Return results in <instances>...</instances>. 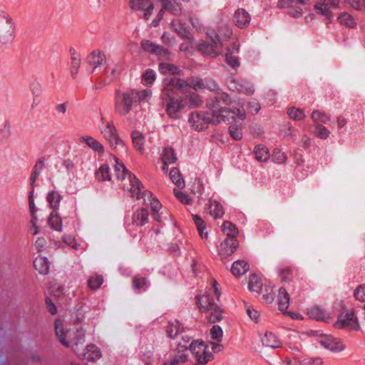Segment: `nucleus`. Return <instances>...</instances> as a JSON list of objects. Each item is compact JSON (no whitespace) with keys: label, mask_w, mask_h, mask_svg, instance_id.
<instances>
[{"label":"nucleus","mask_w":365,"mask_h":365,"mask_svg":"<svg viewBox=\"0 0 365 365\" xmlns=\"http://www.w3.org/2000/svg\"><path fill=\"white\" fill-rule=\"evenodd\" d=\"M128 0V7L135 12H141L143 19L152 27H157L163 19L165 12L180 16L183 11L182 5L177 0Z\"/></svg>","instance_id":"nucleus-1"},{"label":"nucleus","mask_w":365,"mask_h":365,"mask_svg":"<svg viewBox=\"0 0 365 365\" xmlns=\"http://www.w3.org/2000/svg\"><path fill=\"white\" fill-rule=\"evenodd\" d=\"M189 88V83L180 78H173L166 80L163 93H170L172 95H176L175 91H179L185 93Z\"/></svg>","instance_id":"nucleus-12"},{"label":"nucleus","mask_w":365,"mask_h":365,"mask_svg":"<svg viewBox=\"0 0 365 365\" xmlns=\"http://www.w3.org/2000/svg\"><path fill=\"white\" fill-rule=\"evenodd\" d=\"M134 98H137L138 101H147L151 97L152 92L150 90L146 89L141 91H133Z\"/></svg>","instance_id":"nucleus-53"},{"label":"nucleus","mask_w":365,"mask_h":365,"mask_svg":"<svg viewBox=\"0 0 365 365\" xmlns=\"http://www.w3.org/2000/svg\"><path fill=\"white\" fill-rule=\"evenodd\" d=\"M103 282V277L101 275L94 274L91 276L88 282L89 288L92 290L98 289Z\"/></svg>","instance_id":"nucleus-46"},{"label":"nucleus","mask_w":365,"mask_h":365,"mask_svg":"<svg viewBox=\"0 0 365 365\" xmlns=\"http://www.w3.org/2000/svg\"><path fill=\"white\" fill-rule=\"evenodd\" d=\"M354 297L357 300L365 302V284L356 287L354 291Z\"/></svg>","instance_id":"nucleus-60"},{"label":"nucleus","mask_w":365,"mask_h":365,"mask_svg":"<svg viewBox=\"0 0 365 365\" xmlns=\"http://www.w3.org/2000/svg\"><path fill=\"white\" fill-rule=\"evenodd\" d=\"M334 327L336 329H347L350 330H359V322L353 309L347 310L341 313L337 321L334 323Z\"/></svg>","instance_id":"nucleus-7"},{"label":"nucleus","mask_w":365,"mask_h":365,"mask_svg":"<svg viewBox=\"0 0 365 365\" xmlns=\"http://www.w3.org/2000/svg\"><path fill=\"white\" fill-rule=\"evenodd\" d=\"M171 28L174 32L178 34L182 38H190V33L185 26V24L179 19H175L171 22Z\"/></svg>","instance_id":"nucleus-26"},{"label":"nucleus","mask_w":365,"mask_h":365,"mask_svg":"<svg viewBox=\"0 0 365 365\" xmlns=\"http://www.w3.org/2000/svg\"><path fill=\"white\" fill-rule=\"evenodd\" d=\"M34 267L41 274H46L49 271V262L46 257L38 256L34 261Z\"/></svg>","instance_id":"nucleus-32"},{"label":"nucleus","mask_w":365,"mask_h":365,"mask_svg":"<svg viewBox=\"0 0 365 365\" xmlns=\"http://www.w3.org/2000/svg\"><path fill=\"white\" fill-rule=\"evenodd\" d=\"M55 332L58 341L66 347L71 348L73 351L81 341H84L83 332L78 330L71 331L60 319L55 320Z\"/></svg>","instance_id":"nucleus-3"},{"label":"nucleus","mask_w":365,"mask_h":365,"mask_svg":"<svg viewBox=\"0 0 365 365\" xmlns=\"http://www.w3.org/2000/svg\"><path fill=\"white\" fill-rule=\"evenodd\" d=\"M83 342L84 341H81L79 345L74 348L73 351L78 355V357L86 360L87 362H93L101 357V352L96 346L94 344H90L86 347H83Z\"/></svg>","instance_id":"nucleus-9"},{"label":"nucleus","mask_w":365,"mask_h":365,"mask_svg":"<svg viewBox=\"0 0 365 365\" xmlns=\"http://www.w3.org/2000/svg\"><path fill=\"white\" fill-rule=\"evenodd\" d=\"M309 316L316 320L329 322L332 317L323 307L314 306L308 311Z\"/></svg>","instance_id":"nucleus-21"},{"label":"nucleus","mask_w":365,"mask_h":365,"mask_svg":"<svg viewBox=\"0 0 365 365\" xmlns=\"http://www.w3.org/2000/svg\"><path fill=\"white\" fill-rule=\"evenodd\" d=\"M349 4L355 9L365 11V0H349Z\"/></svg>","instance_id":"nucleus-63"},{"label":"nucleus","mask_w":365,"mask_h":365,"mask_svg":"<svg viewBox=\"0 0 365 365\" xmlns=\"http://www.w3.org/2000/svg\"><path fill=\"white\" fill-rule=\"evenodd\" d=\"M167 96L165 100L166 113L172 118H178L181 110L185 107L182 98L178 95H172L170 93H164Z\"/></svg>","instance_id":"nucleus-6"},{"label":"nucleus","mask_w":365,"mask_h":365,"mask_svg":"<svg viewBox=\"0 0 365 365\" xmlns=\"http://www.w3.org/2000/svg\"><path fill=\"white\" fill-rule=\"evenodd\" d=\"M266 293L263 294V299L267 303H272L274 300V292L270 287L266 286L264 288Z\"/></svg>","instance_id":"nucleus-64"},{"label":"nucleus","mask_w":365,"mask_h":365,"mask_svg":"<svg viewBox=\"0 0 365 365\" xmlns=\"http://www.w3.org/2000/svg\"><path fill=\"white\" fill-rule=\"evenodd\" d=\"M189 21L191 24L192 26L196 31H201L203 28V24L199 16L195 15H190L189 16Z\"/></svg>","instance_id":"nucleus-52"},{"label":"nucleus","mask_w":365,"mask_h":365,"mask_svg":"<svg viewBox=\"0 0 365 365\" xmlns=\"http://www.w3.org/2000/svg\"><path fill=\"white\" fill-rule=\"evenodd\" d=\"M132 140L135 148L140 153L143 152V144H144V136L143 135L137 130H134L132 133Z\"/></svg>","instance_id":"nucleus-38"},{"label":"nucleus","mask_w":365,"mask_h":365,"mask_svg":"<svg viewBox=\"0 0 365 365\" xmlns=\"http://www.w3.org/2000/svg\"><path fill=\"white\" fill-rule=\"evenodd\" d=\"M144 83L152 84L155 80V74L153 70H147L143 75Z\"/></svg>","instance_id":"nucleus-58"},{"label":"nucleus","mask_w":365,"mask_h":365,"mask_svg":"<svg viewBox=\"0 0 365 365\" xmlns=\"http://www.w3.org/2000/svg\"><path fill=\"white\" fill-rule=\"evenodd\" d=\"M170 178L173 182L180 189L185 187V182L181 177L180 171L177 168H173L169 173Z\"/></svg>","instance_id":"nucleus-39"},{"label":"nucleus","mask_w":365,"mask_h":365,"mask_svg":"<svg viewBox=\"0 0 365 365\" xmlns=\"http://www.w3.org/2000/svg\"><path fill=\"white\" fill-rule=\"evenodd\" d=\"M101 133L111 148L116 149L123 145V142L120 139L117 129L112 121L108 122Z\"/></svg>","instance_id":"nucleus-10"},{"label":"nucleus","mask_w":365,"mask_h":365,"mask_svg":"<svg viewBox=\"0 0 365 365\" xmlns=\"http://www.w3.org/2000/svg\"><path fill=\"white\" fill-rule=\"evenodd\" d=\"M272 158L276 163H283L287 160V156L280 150H275L274 151Z\"/></svg>","instance_id":"nucleus-59"},{"label":"nucleus","mask_w":365,"mask_h":365,"mask_svg":"<svg viewBox=\"0 0 365 365\" xmlns=\"http://www.w3.org/2000/svg\"><path fill=\"white\" fill-rule=\"evenodd\" d=\"M249 269V265L243 260L235 262L232 266L231 271L236 277H240L245 274Z\"/></svg>","instance_id":"nucleus-35"},{"label":"nucleus","mask_w":365,"mask_h":365,"mask_svg":"<svg viewBox=\"0 0 365 365\" xmlns=\"http://www.w3.org/2000/svg\"><path fill=\"white\" fill-rule=\"evenodd\" d=\"M69 53L71 55V73L73 76H76L81 66V56L80 52L75 48H71Z\"/></svg>","instance_id":"nucleus-24"},{"label":"nucleus","mask_w":365,"mask_h":365,"mask_svg":"<svg viewBox=\"0 0 365 365\" xmlns=\"http://www.w3.org/2000/svg\"><path fill=\"white\" fill-rule=\"evenodd\" d=\"M189 123L195 130H201L207 128L208 120L199 113H192L189 118Z\"/></svg>","instance_id":"nucleus-20"},{"label":"nucleus","mask_w":365,"mask_h":365,"mask_svg":"<svg viewBox=\"0 0 365 365\" xmlns=\"http://www.w3.org/2000/svg\"><path fill=\"white\" fill-rule=\"evenodd\" d=\"M177 160L176 155L172 148H165L162 154V161L163 166L162 170L165 171L168 170L167 165L168 164L174 163Z\"/></svg>","instance_id":"nucleus-30"},{"label":"nucleus","mask_w":365,"mask_h":365,"mask_svg":"<svg viewBox=\"0 0 365 365\" xmlns=\"http://www.w3.org/2000/svg\"><path fill=\"white\" fill-rule=\"evenodd\" d=\"M262 342L264 346L272 349H276L281 346L280 341L276 335L272 332H265L262 338Z\"/></svg>","instance_id":"nucleus-28"},{"label":"nucleus","mask_w":365,"mask_h":365,"mask_svg":"<svg viewBox=\"0 0 365 365\" xmlns=\"http://www.w3.org/2000/svg\"><path fill=\"white\" fill-rule=\"evenodd\" d=\"M133 284L135 289H144L147 284V280L145 277L137 275L134 277Z\"/></svg>","instance_id":"nucleus-54"},{"label":"nucleus","mask_w":365,"mask_h":365,"mask_svg":"<svg viewBox=\"0 0 365 365\" xmlns=\"http://www.w3.org/2000/svg\"><path fill=\"white\" fill-rule=\"evenodd\" d=\"M197 305L201 312H208L215 303L210 294H203L196 297Z\"/></svg>","instance_id":"nucleus-22"},{"label":"nucleus","mask_w":365,"mask_h":365,"mask_svg":"<svg viewBox=\"0 0 365 365\" xmlns=\"http://www.w3.org/2000/svg\"><path fill=\"white\" fill-rule=\"evenodd\" d=\"M287 114L291 118L296 120H302L304 119L306 116L302 110L297 108H289L287 110Z\"/></svg>","instance_id":"nucleus-48"},{"label":"nucleus","mask_w":365,"mask_h":365,"mask_svg":"<svg viewBox=\"0 0 365 365\" xmlns=\"http://www.w3.org/2000/svg\"><path fill=\"white\" fill-rule=\"evenodd\" d=\"M210 336L212 339L220 341L222 338V328L218 325H214L210 331Z\"/></svg>","instance_id":"nucleus-50"},{"label":"nucleus","mask_w":365,"mask_h":365,"mask_svg":"<svg viewBox=\"0 0 365 365\" xmlns=\"http://www.w3.org/2000/svg\"><path fill=\"white\" fill-rule=\"evenodd\" d=\"M262 279L255 274L250 276L248 279V289L250 292L259 294L262 288Z\"/></svg>","instance_id":"nucleus-33"},{"label":"nucleus","mask_w":365,"mask_h":365,"mask_svg":"<svg viewBox=\"0 0 365 365\" xmlns=\"http://www.w3.org/2000/svg\"><path fill=\"white\" fill-rule=\"evenodd\" d=\"M189 349L196 365H205L213 358L212 354L208 351L207 346L201 340L192 341Z\"/></svg>","instance_id":"nucleus-5"},{"label":"nucleus","mask_w":365,"mask_h":365,"mask_svg":"<svg viewBox=\"0 0 365 365\" xmlns=\"http://www.w3.org/2000/svg\"><path fill=\"white\" fill-rule=\"evenodd\" d=\"M212 41L215 43L214 46L212 45L202 43L199 45V49L204 53H206L212 57H216L220 53L222 44L220 42L218 36H215V39Z\"/></svg>","instance_id":"nucleus-18"},{"label":"nucleus","mask_w":365,"mask_h":365,"mask_svg":"<svg viewBox=\"0 0 365 365\" xmlns=\"http://www.w3.org/2000/svg\"><path fill=\"white\" fill-rule=\"evenodd\" d=\"M184 330L183 326L178 320L170 322L167 327L166 332L169 337L175 338Z\"/></svg>","instance_id":"nucleus-34"},{"label":"nucleus","mask_w":365,"mask_h":365,"mask_svg":"<svg viewBox=\"0 0 365 365\" xmlns=\"http://www.w3.org/2000/svg\"><path fill=\"white\" fill-rule=\"evenodd\" d=\"M312 118L317 123H326L329 120V117L324 112L319 110H314L312 114Z\"/></svg>","instance_id":"nucleus-49"},{"label":"nucleus","mask_w":365,"mask_h":365,"mask_svg":"<svg viewBox=\"0 0 365 365\" xmlns=\"http://www.w3.org/2000/svg\"><path fill=\"white\" fill-rule=\"evenodd\" d=\"M193 220L197 226V230L199 232V235L201 238L207 239L208 238V232H204L206 229V224L205 221L201 219L198 215L192 216Z\"/></svg>","instance_id":"nucleus-40"},{"label":"nucleus","mask_w":365,"mask_h":365,"mask_svg":"<svg viewBox=\"0 0 365 365\" xmlns=\"http://www.w3.org/2000/svg\"><path fill=\"white\" fill-rule=\"evenodd\" d=\"M250 20V15L243 9H237L233 16L234 24L240 29L247 26Z\"/></svg>","instance_id":"nucleus-19"},{"label":"nucleus","mask_w":365,"mask_h":365,"mask_svg":"<svg viewBox=\"0 0 365 365\" xmlns=\"http://www.w3.org/2000/svg\"><path fill=\"white\" fill-rule=\"evenodd\" d=\"M290 297L284 288H280L278 290V307L279 309L285 312L289 307Z\"/></svg>","instance_id":"nucleus-31"},{"label":"nucleus","mask_w":365,"mask_h":365,"mask_svg":"<svg viewBox=\"0 0 365 365\" xmlns=\"http://www.w3.org/2000/svg\"><path fill=\"white\" fill-rule=\"evenodd\" d=\"M141 47L142 48L147 52L154 53L155 48L157 47V44L151 42L148 40H143L141 41Z\"/></svg>","instance_id":"nucleus-55"},{"label":"nucleus","mask_w":365,"mask_h":365,"mask_svg":"<svg viewBox=\"0 0 365 365\" xmlns=\"http://www.w3.org/2000/svg\"><path fill=\"white\" fill-rule=\"evenodd\" d=\"M96 178L99 180H110L111 175L108 165H102L96 173Z\"/></svg>","instance_id":"nucleus-42"},{"label":"nucleus","mask_w":365,"mask_h":365,"mask_svg":"<svg viewBox=\"0 0 365 365\" xmlns=\"http://www.w3.org/2000/svg\"><path fill=\"white\" fill-rule=\"evenodd\" d=\"M159 69L164 74L179 73V68L175 65L169 63H161L159 65Z\"/></svg>","instance_id":"nucleus-44"},{"label":"nucleus","mask_w":365,"mask_h":365,"mask_svg":"<svg viewBox=\"0 0 365 365\" xmlns=\"http://www.w3.org/2000/svg\"><path fill=\"white\" fill-rule=\"evenodd\" d=\"M82 143H85L90 148L100 155L104 153V147L98 140L91 136H83L81 138Z\"/></svg>","instance_id":"nucleus-29"},{"label":"nucleus","mask_w":365,"mask_h":365,"mask_svg":"<svg viewBox=\"0 0 365 365\" xmlns=\"http://www.w3.org/2000/svg\"><path fill=\"white\" fill-rule=\"evenodd\" d=\"M143 361L145 365L151 364L153 361V351L150 348L145 347L142 356Z\"/></svg>","instance_id":"nucleus-51"},{"label":"nucleus","mask_w":365,"mask_h":365,"mask_svg":"<svg viewBox=\"0 0 365 365\" xmlns=\"http://www.w3.org/2000/svg\"><path fill=\"white\" fill-rule=\"evenodd\" d=\"M255 158L257 160L266 162L269 158V153L267 148L257 145L255 148Z\"/></svg>","instance_id":"nucleus-41"},{"label":"nucleus","mask_w":365,"mask_h":365,"mask_svg":"<svg viewBox=\"0 0 365 365\" xmlns=\"http://www.w3.org/2000/svg\"><path fill=\"white\" fill-rule=\"evenodd\" d=\"M208 210L210 215L215 219L222 218L225 214L222 205L215 200H210Z\"/></svg>","instance_id":"nucleus-27"},{"label":"nucleus","mask_w":365,"mask_h":365,"mask_svg":"<svg viewBox=\"0 0 365 365\" xmlns=\"http://www.w3.org/2000/svg\"><path fill=\"white\" fill-rule=\"evenodd\" d=\"M138 192L140 195V198L138 200L143 199L144 202L151 207L154 218L157 221L160 222V219L158 212L161 209L162 206L159 200L153 197V194L150 191L145 190L141 192V187H140Z\"/></svg>","instance_id":"nucleus-14"},{"label":"nucleus","mask_w":365,"mask_h":365,"mask_svg":"<svg viewBox=\"0 0 365 365\" xmlns=\"http://www.w3.org/2000/svg\"><path fill=\"white\" fill-rule=\"evenodd\" d=\"M319 342L326 349L333 352H340L346 349L345 344L339 339L331 335H322Z\"/></svg>","instance_id":"nucleus-13"},{"label":"nucleus","mask_w":365,"mask_h":365,"mask_svg":"<svg viewBox=\"0 0 365 365\" xmlns=\"http://www.w3.org/2000/svg\"><path fill=\"white\" fill-rule=\"evenodd\" d=\"M207 313L209 314L207 319L212 323H215L222 319V311L216 304Z\"/></svg>","instance_id":"nucleus-37"},{"label":"nucleus","mask_w":365,"mask_h":365,"mask_svg":"<svg viewBox=\"0 0 365 365\" xmlns=\"http://www.w3.org/2000/svg\"><path fill=\"white\" fill-rule=\"evenodd\" d=\"M47 200L49 202L51 207L53 209L56 210L59 206V203L61 201V196L57 192L52 191L48 193Z\"/></svg>","instance_id":"nucleus-47"},{"label":"nucleus","mask_w":365,"mask_h":365,"mask_svg":"<svg viewBox=\"0 0 365 365\" xmlns=\"http://www.w3.org/2000/svg\"><path fill=\"white\" fill-rule=\"evenodd\" d=\"M190 88H192L193 89L197 91L200 89H204L206 88L203 81L200 78H192L190 79Z\"/></svg>","instance_id":"nucleus-56"},{"label":"nucleus","mask_w":365,"mask_h":365,"mask_svg":"<svg viewBox=\"0 0 365 365\" xmlns=\"http://www.w3.org/2000/svg\"><path fill=\"white\" fill-rule=\"evenodd\" d=\"M238 246L236 239H226L220 244L219 254L222 258H227L234 254Z\"/></svg>","instance_id":"nucleus-17"},{"label":"nucleus","mask_w":365,"mask_h":365,"mask_svg":"<svg viewBox=\"0 0 365 365\" xmlns=\"http://www.w3.org/2000/svg\"><path fill=\"white\" fill-rule=\"evenodd\" d=\"M279 274L282 282H287L292 279V274L289 268H283L279 270Z\"/></svg>","instance_id":"nucleus-57"},{"label":"nucleus","mask_w":365,"mask_h":365,"mask_svg":"<svg viewBox=\"0 0 365 365\" xmlns=\"http://www.w3.org/2000/svg\"><path fill=\"white\" fill-rule=\"evenodd\" d=\"M134 98V92H117L115 110L121 115L128 114L132 107Z\"/></svg>","instance_id":"nucleus-11"},{"label":"nucleus","mask_w":365,"mask_h":365,"mask_svg":"<svg viewBox=\"0 0 365 365\" xmlns=\"http://www.w3.org/2000/svg\"><path fill=\"white\" fill-rule=\"evenodd\" d=\"M222 230L229 237L228 239H235L238 235L237 227L229 221L223 222Z\"/></svg>","instance_id":"nucleus-36"},{"label":"nucleus","mask_w":365,"mask_h":365,"mask_svg":"<svg viewBox=\"0 0 365 365\" xmlns=\"http://www.w3.org/2000/svg\"><path fill=\"white\" fill-rule=\"evenodd\" d=\"M338 0H319L314 6V9L317 14H322L327 19L330 20L332 18V13L330 11L331 6H336Z\"/></svg>","instance_id":"nucleus-15"},{"label":"nucleus","mask_w":365,"mask_h":365,"mask_svg":"<svg viewBox=\"0 0 365 365\" xmlns=\"http://www.w3.org/2000/svg\"><path fill=\"white\" fill-rule=\"evenodd\" d=\"M187 349L185 345L179 344L176 349L178 355L173 357L170 361L165 362L164 365H180L186 362L188 359V356L185 353Z\"/></svg>","instance_id":"nucleus-23"},{"label":"nucleus","mask_w":365,"mask_h":365,"mask_svg":"<svg viewBox=\"0 0 365 365\" xmlns=\"http://www.w3.org/2000/svg\"><path fill=\"white\" fill-rule=\"evenodd\" d=\"M148 211L145 208H140L133 213L132 222L137 226H143L148 222Z\"/></svg>","instance_id":"nucleus-25"},{"label":"nucleus","mask_w":365,"mask_h":365,"mask_svg":"<svg viewBox=\"0 0 365 365\" xmlns=\"http://www.w3.org/2000/svg\"><path fill=\"white\" fill-rule=\"evenodd\" d=\"M48 224L53 230L56 231L62 230L61 218L56 213H51L48 218Z\"/></svg>","instance_id":"nucleus-43"},{"label":"nucleus","mask_w":365,"mask_h":365,"mask_svg":"<svg viewBox=\"0 0 365 365\" xmlns=\"http://www.w3.org/2000/svg\"><path fill=\"white\" fill-rule=\"evenodd\" d=\"M235 104V106L233 105L230 108L215 110L214 113L217 116L222 117L225 120H230V118L233 120L229 128L230 133L233 139L240 140L242 138L243 122L246 118V113L240 103Z\"/></svg>","instance_id":"nucleus-2"},{"label":"nucleus","mask_w":365,"mask_h":365,"mask_svg":"<svg viewBox=\"0 0 365 365\" xmlns=\"http://www.w3.org/2000/svg\"><path fill=\"white\" fill-rule=\"evenodd\" d=\"M115 170L116 173V176L118 179L121 180H125L128 178V182L123 185V188L125 190H127L130 192V196L132 197H135V199L140 198V195L138 191L140 190V187H141V183L136 178V177L128 173L126 170L125 165L123 163L118 162V159L115 158Z\"/></svg>","instance_id":"nucleus-4"},{"label":"nucleus","mask_w":365,"mask_h":365,"mask_svg":"<svg viewBox=\"0 0 365 365\" xmlns=\"http://www.w3.org/2000/svg\"><path fill=\"white\" fill-rule=\"evenodd\" d=\"M339 21L347 27L353 28L356 26V21L353 16L347 13H343L338 17Z\"/></svg>","instance_id":"nucleus-45"},{"label":"nucleus","mask_w":365,"mask_h":365,"mask_svg":"<svg viewBox=\"0 0 365 365\" xmlns=\"http://www.w3.org/2000/svg\"><path fill=\"white\" fill-rule=\"evenodd\" d=\"M63 241L71 247L77 250L79 247L78 244L77 243L75 237H73L71 235H65L63 237Z\"/></svg>","instance_id":"nucleus-61"},{"label":"nucleus","mask_w":365,"mask_h":365,"mask_svg":"<svg viewBox=\"0 0 365 365\" xmlns=\"http://www.w3.org/2000/svg\"><path fill=\"white\" fill-rule=\"evenodd\" d=\"M106 62V54L100 51H93L87 56L86 59V64L91 66L90 70L91 73H93L98 66L104 65Z\"/></svg>","instance_id":"nucleus-16"},{"label":"nucleus","mask_w":365,"mask_h":365,"mask_svg":"<svg viewBox=\"0 0 365 365\" xmlns=\"http://www.w3.org/2000/svg\"><path fill=\"white\" fill-rule=\"evenodd\" d=\"M14 37L13 19L5 11L0 10V41L6 42Z\"/></svg>","instance_id":"nucleus-8"},{"label":"nucleus","mask_w":365,"mask_h":365,"mask_svg":"<svg viewBox=\"0 0 365 365\" xmlns=\"http://www.w3.org/2000/svg\"><path fill=\"white\" fill-rule=\"evenodd\" d=\"M317 135L322 139H326L329 135V130L323 125H318L317 127Z\"/></svg>","instance_id":"nucleus-62"}]
</instances>
